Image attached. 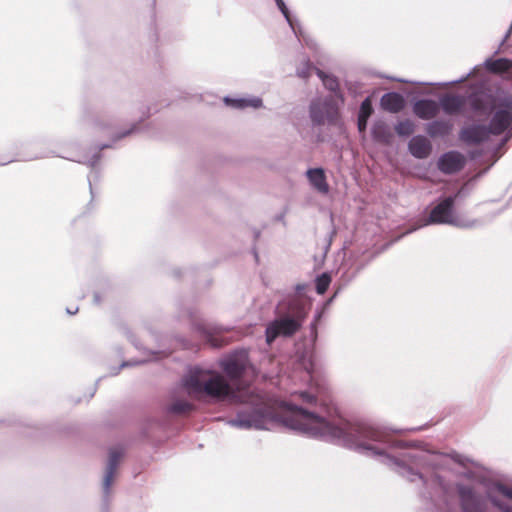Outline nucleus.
Listing matches in <instances>:
<instances>
[{
	"label": "nucleus",
	"mask_w": 512,
	"mask_h": 512,
	"mask_svg": "<svg viewBox=\"0 0 512 512\" xmlns=\"http://www.w3.org/2000/svg\"><path fill=\"white\" fill-rule=\"evenodd\" d=\"M331 279L328 274H322L316 279V290L318 294H324L330 285Z\"/></svg>",
	"instance_id": "obj_23"
},
{
	"label": "nucleus",
	"mask_w": 512,
	"mask_h": 512,
	"mask_svg": "<svg viewBox=\"0 0 512 512\" xmlns=\"http://www.w3.org/2000/svg\"><path fill=\"white\" fill-rule=\"evenodd\" d=\"M278 8L280 9V11L282 12V14L284 15L285 19L287 20V22L290 24V26L294 29L293 27V24L290 20V16H289V12H288V9L284 3L283 0H275Z\"/></svg>",
	"instance_id": "obj_25"
},
{
	"label": "nucleus",
	"mask_w": 512,
	"mask_h": 512,
	"mask_svg": "<svg viewBox=\"0 0 512 512\" xmlns=\"http://www.w3.org/2000/svg\"><path fill=\"white\" fill-rule=\"evenodd\" d=\"M317 75L322 80L324 86L329 89L330 91L335 92L338 88V81L335 77L326 75L324 72H322L319 69H315Z\"/></svg>",
	"instance_id": "obj_21"
},
{
	"label": "nucleus",
	"mask_w": 512,
	"mask_h": 512,
	"mask_svg": "<svg viewBox=\"0 0 512 512\" xmlns=\"http://www.w3.org/2000/svg\"><path fill=\"white\" fill-rule=\"evenodd\" d=\"M381 106L386 111L397 113L404 107V99L398 93H386L381 98Z\"/></svg>",
	"instance_id": "obj_16"
},
{
	"label": "nucleus",
	"mask_w": 512,
	"mask_h": 512,
	"mask_svg": "<svg viewBox=\"0 0 512 512\" xmlns=\"http://www.w3.org/2000/svg\"><path fill=\"white\" fill-rule=\"evenodd\" d=\"M248 363L247 352L238 351L222 360L221 368L230 380H237L247 372Z\"/></svg>",
	"instance_id": "obj_7"
},
{
	"label": "nucleus",
	"mask_w": 512,
	"mask_h": 512,
	"mask_svg": "<svg viewBox=\"0 0 512 512\" xmlns=\"http://www.w3.org/2000/svg\"><path fill=\"white\" fill-rule=\"evenodd\" d=\"M310 70H311V66L309 63H307L305 69L298 70L297 74L299 77L306 78L309 75Z\"/></svg>",
	"instance_id": "obj_27"
},
{
	"label": "nucleus",
	"mask_w": 512,
	"mask_h": 512,
	"mask_svg": "<svg viewBox=\"0 0 512 512\" xmlns=\"http://www.w3.org/2000/svg\"><path fill=\"white\" fill-rule=\"evenodd\" d=\"M460 499L462 507L465 512H482L483 500L475 495V493L466 487L459 488Z\"/></svg>",
	"instance_id": "obj_10"
},
{
	"label": "nucleus",
	"mask_w": 512,
	"mask_h": 512,
	"mask_svg": "<svg viewBox=\"0 0 512 512\" xmlns=\"http://www.w3.org/2000/svg\"><path fill=\"white\" fill-rule=\"evenodd\" d=\"M371 113H372V104H371L370 99L366 98L360 106L358 116L363 117V118H369Z\"/></svg>",
	"instance_id": "obj_24"
},
{
	"label": "nucleus",
	"mask_w": 512,
	"mask_h": 512,
	"mask_svg": "<svg viewBox=\"0 0 512 512\" xmlns=\"http://www.w3.org/2000/svg\"><path fill=\"white\" fill-rule=\"evenodd\" d=\"M487 495L493 505L503 512H512V489L500 484H492L487 488Z\"/></svg>",
	"instance_id": "obj_8"
},
{
	"label": "nucleus",
	"mask_w": 512,
	"mask_h": 512,
	"mask_svg": "<svg viewBox=\"0 0 512 512\" xmlns=\"http://www.w3.org/2000/svg\"><path fill=\"white\" fill-rule=\"evenodd\" d=\"M225 103L227 105H230L234 108H246V107H253L258 108L261 106L262 101L258 97H252V98H239V99H231L226 97L224 99Z\"/></svg>",
	"instance_id": "obj_17"
},
{
	"label": "nucleus",
	"mask_w": 512,
	"mask_h": 512,
	"mask_svg": "<svg viewBox=\"0 0 512 512\" xmlns=\"http://www.w3.org/2000/svg\"><path fill=\"white\" fill-rule=\"evenodd\" d=\"M407 478L410 480V481H415L416 478H421V476L417 473H414V472H411V471H407Z\"/></svg>",
	"instance_id": "obj_28"
},
{
	"label": "nucleus",
	"mask_w": 512,
	"mask_h": 512,
	"mask_svg": "<svg viewBox=\"0 0 512 512\" xmlns=\"http://www.w3.org/2000/svg\"><path fill=\"white\" fill-rule=\"evenodd\" d=\"M465 164V157L456 151L444 153L438 160V168L446 174L458 172Z\"/></svg>",
	"instance_id": "obj_9"
},
{
	"label": "nucleus",
	"mask_w": 512,
	"mask_h": 512,
	"mask_svg": "<svg viewBox=\"0 0 512 512\" xmlns=\"http://www.w3.org/2000/svg\"><path fill=\"white\" fill-rule=\"evenodd\" d=\"M291 316H285L271 322L266 328V341L271 343L278 336H290L294 334L301 326L305 317V310L303 306L298 303L293 304L289 308Z\"/></svg>",
	"instance_id": "obj_4"
},
{
	"label": "nucleus",
	"mask_w": 512,
	"mask_h": 512,
	"mask_svg": "<svg viewBox=\"0 0 512 512\" xmlns=\"http://www.w3.org/2000/svg\"><path fill=\"white\" fill-rule=\"evenodd\" d=\"M310 114L312 121L316 124L324 123L327 119L332 121L337 114V110L334 105L330 103H324L322 107L318 103L313 102L310 107Z\"/></svg>",
	"instance_id": "obj_11"
},
{
	"label": "nucleus",
	"mask_w": 512,
	"mask_h": 512,
	"mask_svg": "<svg viewBox=\"0 0 512 512\" xmlns=\"http://www.w3.org/2000/svg\"><path fill=\"white\" fill-rule=\"evenodd\" d=\"M77 311H78L77 308L75 310H73V311H72V309H67V313H69L71 315L75 314Z\"/></svg>",
	"instance_id": "obj_30"
},
{
	"label": "nucleus",
	"mask_w": 512,
	"mask_h": 512,
	"mask_svg": "<svg viewBox=\"0 0 512 512\" xmlns=\"http://www.w3.org/2000/svg\"><path fill=\"white\" fill-rule=\"evenodd\" d=\"M474 112H486L492 105L494 115L490 121L489 128L473 125L464 128L460 133L462 141L468 144H476L488 139L490 134L499 135L503 133L512 123V98L503 97L491 100L486 94L475 96L471 101Z\"/></svg>",
	"instance_id": "obj_2"
},
{
	"label": "nucleus",
	"mask_w": 512,
	"mask_h": 512,
	"mask_svg": "<svg viewBox=\"0 0 512 512\" xmlns=\"http://www.w3.org/2000/svg\"><path fill=\"white\" fill-rule=\"evenodd\" d=\"M414 128H415L414 123L411 120L406 119V120L400 121L396 125L395 130H396L397 134L400 136H408L413 133Z\"/></svg>",
	"instance_id": "obj_22"
},
{
	"label": "nucleus",
	"mask_w": 512,
	"mask_h": 512,
	"mask_svg": "<svg viewBox=\"0 0 512 512\" xmlns=\"http://www.w3.org/2000/svg\"><path fill=\"white\" fill-rule=\"evenodd\" d=\"M380 129H385V125L384 124H377V125L374 126L373 134H374L375 137H378L377 134H378V130H380Z\"/></svg>",
	"instance_id": "obj_29"
},
{
	"label": "nucleus",
	"mask_w": 512,
	"mask_h": 512,
	"mask_svg": "<svg viewBox=\"0 0 512 512\" xmlns=\"http://www.w3.org/2000/svg\"><path fill=\"white\" fill-rule=\"evenodd\" d=\"M413 111L419 118L429 120L438 114L439 104L434 100L421 99L415 102Z\"/></svg>",
	"instance_id": "obj_12"
},
{
	"label": "nucleus",
	"mask_w": 512,
	"mask_h": 512,
	"mask_svg": "<svg viewBox=\"0 0 512 512\" xmlns=\"http://www.w3.org/2000/svg\"><path fill=\"white\" fill-rule=\"evenodd\" d=\"M285 415L279 417L267 407H256L251 412H240L229 424L241 429L270 430L283 424L284 426L311 437H320L337 441L344 446L356 450L374 451V447L366 440H381V433L366 424H352L342 419H335V408L326 407L323 413L307 411L296 404H282ZM376 454H379L376 452Z\"/></svg>",
	"instance_id": "obj_1"
},
{
	"label": "nucleus",
	"mask_w": 512,
	"mask_h": 512,
	"mask_svg": "<svg viewBox=\"0 0 512 512\" xmlns=\"http://www.w3.org/2000/svg\"><path fill=\"white\" fill-rule=\"evenodd\" d=\"M304 378L309 381V390L294 391L293 397H298L303 403L312 404L321 401L326 391V386L321 378V372L318 365L309 360V366H305L303 372Z\"/></svg>",
	"instance_id": "obj_5"
},
{
	"label": "nucleus",
	"mask_w": 512,
	"mask_h": 512,
	"mask_svg": "<svg viewBox=\"0 0 512 512\" xmlns=\"http://www.w3.org/2000/svg\"><path fill=\"white\" fill-rule=\"evenodd\" d=\"M454 197H447L440 201L430 212L425 224H451L459 227H468L471 224L458 216L454 207Z\"/></svg>",
	"instance_id": "obj_6"
},
{
	"label": "nucleus",
	"mask_w": 512,
	"mask_h": 512,
	"mask_svg": "<svg viewBox=\"0 0 512 512\" xmlns=\"http://www.w3.org/2000/svg\"><path fill=\"white\" fill-rule=\"evenodd\" d=\"M306 176L312 187L319 193L327 194L329 192V185L326 181V176L322 168L308 169Z\"/></svg>",
	"instance_id": "obj_14"
},
{
	"label": "nucleus",
	"mask_w": 512,
	"mask_h": 512,
	"mask_svg": "<svg viewBox=\"0 0 512 512\" xmlns=\"http://www.w3.org/2000/svg\"><path fill=\"white\" fill-rule=\"evenodd\" d=\"M118 457L119 456L116 455L115 453L111 454V459H110L108 471H107V473L105 475V478H104V489H105L106 492L109 491V488L111 486L113 475H114V470L116 468V463H117V458Z\"/></svg>",
	"instance_id": "obj_20"
},
{
	"label": "nucleus",
	"mask_w": 512,
	"mask_h": 512,
	"mask_svg": "<svg viewBox=\"0 0 512 512\" xmlns=\"http://www.w3.org/2000/svg\"><path fill=\"white\" fill-rule=\"evenodd\" d=\"M439 104L446 114L459 113L465 105V98L457 95H445L440 98Z\"/></svg>",
	"instance_id": "obj_15"
},
{
	"label": "nucleus",
	"mask_w": 512,
	"mask_h": 512,
	"mask_svg": "<svg viewBox=\"0 0 512 512\" xmlns=\"http://www.w3.org/2000/svg\"><path fill=\"white\" fill-rule=\"evenodd\" d=\"M485 66L488 70L495 73H504L512 68V61L506 58H499L496 60H487Z\"/></svg>",
	"instance_id": "obj_19"
},
{
	"label": "nucleus",
	"mask_w": 512,
	"mask_h": 512,
	"mask_svg": "<svg viewBox=\"0 0 512 512\" xmlns=\"http://www.w3.org/2000/svg\"><path fill=\"white\" fill-rule=\"evenodd\" d=\"M187 393L194 397L203 395L214 399H231L239 402H254L253 392L249 387H237L236 390L217 372L195 368L184 379Z\"/></svg>",
	"instance_id": "obj_3"
},
{
	"label": "nucleus",
	"mask_w": 512,
	"mask_h": 512,
	"mask_svg": "<svg viewBox=\"0 0 512 512\" xmlns=\"http://www.w3.org/2000/svg\"><path fill=\"white\" fill-rule=\"evenodd\" d=\"M451 128L452 125L449 122L433 121L427 125L426 131L431 137H436L448 134Z\"/></svg>",
	"instance_id": "obj_18"
},
{
	"label": "nucleus",
	"mask_w": 512,
	"mask_h": 512,
	"mask_svg": "<svg viewBox=\"0 0 512 512\" xmlns=\"http://www.w3.org/2000/svg\"><path fill=\"white\" fill-rule=\"evenodd\" d=\"M408 147L410 153L419 159L428 157L432 150L430 141L422 135L414 136L410 140Z\"/></svg>",
	"instance_id": "obj_13"
},
{
	"label": "nucleus",
	"mask_w": 512,
	"mask_h": 512,
	"mask_svg": "<svg viewBox=\"0 0 512 512\" xmlns=\"http://www.w3.org/2000/svg\"><path fill=\"white\" fill-rule=\"evenodd\" d=\"M368 118H363L358 116V129L360 132H363L367 127Z\"/></svg>",
	"instance_id": "obj_26"
}]
</instances>
